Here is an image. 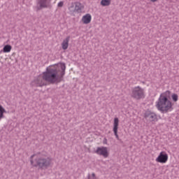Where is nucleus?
<instances>
[{
    "mask_svg": "<svg viewBox=\"0 0 179 179\" xmlns=\"http://www.w3.org/2000/svg\"><path fill=\"white\" fill-rule=\"evenodd\" d=\"M65 69H66L65 63H58L53 66L48 67L43 73V79L50 85H58L64 80Z\"/></svg>",
    "mask_w": 179,
    "mask_h": 179,
    "instance_id": "obj_1",
    "label": "nucleus"
},
{
    "mask_svg": "<svg viewBox=\"0 0 179 179\" xmlns=\"http://www.w3.org/2000/svg\"><path fill=\"white\" fill-rule=\"evenodd\" d=\"M52 162L51 157L40 152L30 157L31 165L33 167H38L39 170H47L51 166Z\"/></svg>",
    "mask_w": 179,
    "mask_h": 179,
    "instance_id": "obj_2",
    "label": "nucleus"
},
{
    "mask_svg": "<svg viewBox=\"0 0 179 179\" xmlns=\"http://www.w3.org/2000/svg\"><path fill=\"white\" fill-rule=\"evenodd\" d=\"M170 97V91H166L159 95V97L156 102V107L159 111L162 112V114H166L169 111H173V103L169 100Z\"/></svg>",
    "mask_w": 179,
    "mask_h": 179,
    "instance_id": "obj_3",
    "label": "nucleus"
},
{
    "mask_svg": "<svg viewBox=\"0 0 179 179\" xmlns=\"http://www.w3.org/2000/svg\"><path fill=\"white\" fill-rule=\"evenodd\" d=\"M131 97L136 100H141V99H145V90L143 88L137 86L131 90Z\"/></svg>",
    "mask_w": 179,
    "mask_h": 179,
    "instance_id": "obj_4",
    "label": "nucleus"
},
{
    "mask_svg": "<svg viewBox=\"0 0 179 179\" xmlns=\"http://www.w3.org/2000/svg\"><path fill=\"white\" fill-rule=\"evenodd\" d=\"M50 3H51V0H36V11L38 12V10H41V9L48 8Z\"/></svg>",
    "mask_w": 179,
    "mask_h": 179,
    "instance_id": "obj_5",
    "label": "nucleus"
},
{
    "mask_svg": "<svg viewBox=\"0 0 179 179\" xmlns=\"http://www.w3.org/2000/svg\"><path fill=\"white\" fill-rule=\"evenodd\" d=\"M45 82V79H44V76L43 75L42 77L35 78L31 82V85L34 87H43V86H45V85H47Z\"/></svg>",
    "mask_w": 179,
    "mask_h": 179,
    "instance_id": "obj_6",
    "label": "nucleus"
},
{
    "mask_svg": "<svg viewBox=\"0 0 179 179\" xmlns=\"http://www.w3.org/2000/svg\"><path fill=\"white\" fill-rule=\"evenodd\" d=\"M144 118L149 122H153L157 121V115L150 110H146L144 113Z\"/></svg>",
    "mask_w": 179,
    "mask_h": 179,
    "instance_id": "obj_7",
    "label": "nucleus"
},
{
    "mask_svg": "<svg viewBox=\"0 0 179 179\" xmlns=\"http://www.w3.org/2000/svg\"><path fill=\"white\" fill-rule=\"evenodd\" d=\"M94 153L99 155V156H103V157H108V150L107 147H97L96 150L94 151Z\"/></svg>",
    "mask_w": 179,
    "mask_h": 179,
    "instance_id": "obj_8",
    "label": "nucleus"
},
{
    "mask_svg": "<svg viewBox=\"0 0 179 179\" xmlns=\"http://www.w3.org/2000/svg\"><path fill=\"white\" fill-rule=\"evenodd\" d=\"M167 160H169V155L164 152H161L156 159L157 163H166Z\"/></svg>",
    "mask_w": 179,
    "mask_h": 179,
    "instance_id": "obj_9",
    "label": "nucleus"
},
{
    "mask_svg": "<svg viewBox=\"0 0 179 179\" xmlns=\"http://www.w3.org/2000/svg\"><path fill=\"white\" fill-rule=\"evenodd\" d=\"M120 120H118V117H115L114 119V122H113V132L114 135L116 138V139L120 140V136H118V125H119Z\"/></svg>",
    "mask_w": 179,
    "mask_h": 179,
    "instance_id": "obj_10",
    "label": "nucleus"
},
{
    "mask_svg": "<svg viewBox=\"0 0 179 179\" xmlns=\"http://www.w3.org/2000/svg\"><path fill=\"white\" fill-rule=\"evenodd\" d=\"M82 22L84 24H89L92 22V15L90 14H86L82 17Z\"/></svg>",
    "mask_w": 179,
    "mask_h": 179,
    "instance_id": "obj_11",
    "label": "nucleus"
},
{
    "mask_svg": "<svg viewBox=\"0 0 179 179\" xmlns=\"http://www.w3.org/2000/svg\"><path fill=\"white\" fill-rule=\"evenodd\" d=\"M69 40H71V36H67L62 43V48L63 50H68V47H69Z\"/></svg>",
    "mask_w": 179,
    "mask_h": 179,
    "instance_id": "obj_12",
    "label": "nucleus"
},
{
    "mask_svg": "<svg viewBox=\"0 0 179 179\" xmlns=\"http://www.w3.org/2000/svg\"><path fill=\"white\" fill-rule=\"evenodd\" d=\"M75 8L73 9V12H80L82 9H83V6L80 2H76L74 3Z\"/></svg>",
    "mask_w": 179,
    "mask_h": 179,
    "instance_id": "obj_13",
    "label": "nucleus"
},
{
    "mask_svg": "<svg viewBox=\"0 0 179 179\" xmlns=\"http://www.w3.org/2000/svg\"><path fill=\"white\" fill-rule=\"evenodd\" d=\"M101 5L102 6H110L111 5V0H101Z\"/></svg>",
    "mask_w": 179,
    "mask_h": 179,
    "instance_id": "obj_14",
    "label": "nucleus"
},
{
    "mask_svg": "<svg viewBox=\"0 0 179 179\" xmlns=\"http://www.w3.org/2000/svg\"><path fill=\"white\" fill-rule=\"evenodd\" d=\"M12 46L10 45H6L3 48V52H10Z\"/></svg>",
    "mask_w": 179,
    "mask_h": 179,
    "instance_id": "obj_15",
    "label": "nucleus"
},
{
    "mask_svg": "<svg viewBox=\"0 0 179 179\" xmlns=\"http://www.w3.org/2000/svg\"><path fill=\"white\" fill-rule=\"evenodd\" d=\"M6 113V110H5L3 106L0 105V120H2V118L5 117L3 115V113Z\"/></svg>",
    "mask_w": 179,
    "mask_h": 179,
    "instance_id": "obj_16",
    "label": "nucleus"
},
{
    "mask_svg": "<svg viewBox=\"0 0 179 179\" xmlns=\"http://www.w3.org/2000/svg\"><path fill=\"white\" fill-rule=\"evenodd\" d=\"M172 99L173 101H178V95L177 94H172Z\"/></svg>",
    "mask_w": 179,
    "mask_h": 179,
    "instance_id": "obj_17",
    "label": "nucleus"
},
{
    "mask_svg": "<svg viewBox=\"0 0 179 179\" xmlns=\"http://www.w3.org/2000/svg\"><path fill=\"white\" fill-rule=\"evenodd\" d=\"M73 8H75V3H71V6L69 7L70 12H73Z\"/></svg>",
    "mask_w": 179,
    "mask_h": 179,
    "instance_id": "obj_18",
    "label": "nucleus"
},
{
    "mask_svg": "<svg viewBox=\"0 0 179 179\" xmlns=\"http://www.w3.org/2000/svg\"><path fill=\"white\" fill-rule=\"evenodd\" d=\"M58 8H62L64 6V1H60L57 4Z\"/></svg>",
    "mask_w": 179,
    "mask_h": 179,
    "instance_id": "obj_19",
    "label": "nucleus"
},
{
    "mask_svg": "<svg viewBox=\"0 0 179 179\" xmlns=\"http://www.w3.org/2000/svg\"><path fill=\"white\" fill-rule=\"evenodd\" d=\"M157 0H151V2H156Z\"/></svg>",
    "mask_w": 179,
    "mask_h": 179,
    "instance_id": "obj_20",
    "label": "nucleus"
},
{
    "mask_svg": "<svg viewBox=\"0 0 179 179\" xmlns=\"http://www.w3.org/2000/svg\"><path fill=\"white\" fill-rule=\"evenodd\" d=\"M103 143H106V141H105V142H103Z\"/></svg>",
    "mask_w": 179,
    "mask_h": 179,
    "instance_id": "obj_21",
    "label": "nucleus"
},
{
    "mask_svg": "<svg viewBox=\"0 0 179 179\" xmlns=\"http://www.w3.org/2000/svg\"><path fill=\"white\" fill-rule=\"evenodd\" d=\"M103 143H106V141H105V142H103Z\"/></svg>",
    "mask_w": 179,
    "mask_h": 179,
    "instance_id": "obj_22",
    "label": "nucleus"
}]
</instances>
